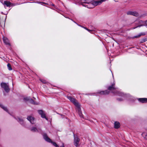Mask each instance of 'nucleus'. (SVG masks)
Here are the masks:
<instances>
[{
    "label": "nucleus",
    "instance_id": "f257e3e1",
    "mask_svg": "<svg viewBox=\"0 0 147 147\" xmlns=\"http://www.w3.org/2000/svg\"><path fill=\"white\" fill-rule=\"evenodd\" d=\"M115 83L114 82L112 85L108 87V89L109 90L111 91V92L113 94L122 97L121 98L117 99L118 101H122L124 99L129 98V100L130 102H132L134 101L135 99L134 97L130 96L129 94H124L120 91L117 90L118 89L117 88L115 87Z\"/></svg>",
    "mask_w": 147,
    "mask_h": 147
},
{
    "label": "nucleus",
    "instance_id": "f03ea898",
    "mask_svg": "<svg viewBox=\"0 0 147 147\" xmlns=\"http://www.w3.org/2000/svg\"><path fill=\"white\" fill-rule=\"evenodd\" d=\"M42 135L44 139L46 141L49 142L53 144V145L55 147H64V144L63 143H62V145L59 147V146L58 145H57L55 142H52L51 140L48 136L46 134L44 133L42 134Z\"/></svg>",
    "mask_w": 147,
    "mask_h": 147
},
{
    "label": "nucleus",
    "instance_id": "7ed1b4c3",
    "mask_svg": "<svg viewBox=\"0 0 147 147\" xmlns=\"http://www.w3.org/2000/svg\"><path fill=\"white\" fill-rule=\"evenodd\" d=\"M109 92L107 90H106L105 91H100L99 90L97 92L89 94L90 95H97V94H100V95L102 94H109Z\"/></svg>",
    "mask_w": 147,
    "mask_h": 147
},
{
    "label": "nucleus",
    "instance_id": "20e7f679",
    "mask_svg": "<svg viewBox=\"0 0 147 147\" xmlns=\"http://www.w3.org/2000/svg\"><path fill=\"white\" fill-rule=\"evenodd\" d=\"M1 88H3L5 92H9L10 89L8 83L2 82L1 84Z\"/></svg>",
    "mask_w": 147,
    "mask_h": 147
},
{
    "label": "nucleus",
    "instance_id": "39448f33",
    "mask_svg": "<svg viewBox=\"0 0 147 147\" xmlns=\"http://www.w3.org/2000/svg\"><path fill=\"white\" fill-rule=\"evenodd\" d=\"M67 98L71 102L73 103L76 107L80 105L78 102L76 100L71 96H67Z\"/></svg>",
    "mask_w": 147,
    "mask_h": 147
},
{
    "label": "nucleus",
    "instance_id": "423d86ee",
    "mask_svg": "<svg viewBox=\"0 0 147 147\" xmlns=\"http://www.w3.org/2000/svg\"><path fill=\"white\" fill-rule=\"evenodd\" d=\"M136 23L138 24V26L136 27L133 28V29H134L138 27H140L142 26H145V21H143L141 20H139L138 21H136Z\"/></svg>",
    "mask_w": 147,
    "mask_h": 147
},
{
    "label": "nucleus",
    "instance_id": "0eeeda50",
    "mask_svg": "<svg viewBox=\"0 0 147 147\" xmlns=\"http://www.w3.org/2000/svg\"><path fill=\"white\" fill-rule=\"evenodd\" d=\"M76 110L78 112V113L81 118H83V114L82 113L81 109V106L80 105H79L76 107Z\"/></svg>",
    "mask_w": 147,
    "mask_h": 147
},
{
    "label": "nucleus",
    "instance_id": "6e6552de",
    "mask_svg": "<svg viewBox=\"0 0 147 147\" xmlns=\"http://www.w3.org/2000/svg\"><path fill=\"white\" fill-rule=\"evenodd\" d=\"M76 110L78 112V113L81 118H83V114L82 113L81 109V106L80 105H79L76 107Z\"/></svg>",
    "mask_w": 147,
    "mask_h": 147
},
{
    "label": "nucleus",
    "instance_id": "1a4fd4ad",
    "mask_svg": "<svg viewBox=\"0 0 147 147\" xmlns=\"http://www.w3.org/2000/svg\"><path fill=\"white\" fill-rule=\"evenodd\" d=\"M38 112L42 118H45L47 120H48V119L46 117L45 112L41 110H39L38 111Z\"/></svg>",
    "mask_w": 147,
    "mask_h": 147
},
{
    "label": "nucleus",
    "instance_id": "9d476101",
    "mask_svg": "<svg viewBox=\"0 0 147 147\" xmlns=\"http://www.w3.org/2000/svg\"><path fill=\"white\" fill-rule=\"evenodd\" d=\"M127 15H131L135 16H139L138 13L136 11H129L127 12Z\"/></svg>",
    "mask_w": 147,
    "mask_h": 147
},
{
    "label": "nucleus",
    "instance_id": "9b49d317",
    "mask_svg": "<svg viewBox=\"0 0 147 147\" xmlns=\"http://www.w3.org/2000/svg\"><path fill=\"white\" fill-rule=\"evenodd\" d=\"M27 119L32 124H34L35 123V119L33 117L28 116L27 117Z\"/></svg>",
    "mask_w": 147,
    "mask_h": 147
},
{
    "label": "nucleus",
    "instance_id": "f8f14e48",
    "mask_svg": "<svg viewBox=\"0 0 147 147\" xmlns=\"http://www.w3.org/2000/svg\"><path fill=\"white\" fill-rule=\"evenodd\" d=\"M3 4L5 7V5L8 7H10V6H12L15 5H13L9 1H4Z\"/></svg>",
    "mask_w": 147,
    "mask_h": 147
},
{
    "label": "nucleus",
    "instance_id": "ddd939ff",
    "mask_svg": "<svg viewBox=\"0 0 147 147\" xmlns=\"http://www.w3.org/2000/svg\"><path fill=\"white\" fill-rule=\"evenodd\" d=\"M80 141V139L77 137H74V145L76 146L78 145Z\"/></svg>",
    "mask_w": 147,
    "mask_h": 147
},
{
    "label": "nucleus",
    "instance_id": "4468645a",
    "mask_svg": "<svg viewBox=\"0 0 147 147\" xmlns=\"http://www.w3.org/2000/svg\"><path fill=\"white\" fill-rule=\"evenodd\" d=\"M3 40L4 43L6 45L9 46L10 45V44L9 42V41L8 39L6 37H3Z\"/></svg>",
    "mask_w": 147,
    "mask_h": 147
},
{
    "label": "nucleus",
    "instance_id": "2eb2a0df",
    "mask_svg": "<svg viewBox=\"0 0 147 147\" xmlns=\"http://www.w3.org/2000/svg\"><path fill=\"white\" fill-rule=\"evenodd\" d=\"M30 130L33 132H39L41 131L40 129H38L36 127H33L30 129Z\"/></svg>",
    "mask_w": 147,
    "mask_h": 147
},
{
    "label": "nucleus",
    "instance_id": "dca6fc26",
    "mask_svg": "<svg viewBox=\"0 0 147 147\" xmlns=\"http://www.w3.org/2000/svg\"><path fill=\"white\" fill-rule=\"evenodd\" d=\"M138 100L142 103L147 102V98H139L138 99Z\"/></svg>",
    "mask_w": 147,
    "mask_h": 147
},
{
    "label": "nucleus",
    "instance_id": "f3484780",
    "mask_svg": "<svg viewBox=\"0 0 147 147\" xmlns=\"http://www.w3.org/2000/svg\"><path fill=\"white\" fill-rule=\"evenodd\" d=\"M16 120L20 124L22 125H23L24 122V120L23 119L19 117H18L17 119H16Z\"/></svg>",
    "mask_w": 147,
    "mask_h": 147
},
{
    "label": "nucleus",
    "instance_id": "a211bd4d",
    "mask_svg": "<svg viewBox=\"0 0 147 147\" xmlns=\"http://www.w3.org/2000/svg\"><path fill=\"white\" fill-rule=\"evenodd\" d=\"M120 127L119 123L117 121L115 122L114 123V128L116 129Z\"/></svg>",
    "mask_w": 147,
    "mask_h": 147
},
{
    "label": "nucleus",
    "instance_id": "6ab92c4d",
    "mask_svg": "<svg viewBox=\"0 0 147 147\" xmlns=\"http://www.w3.org/2000/svg\"><path fill=\"white\" fill-rule=\"evenodd\" d=\"M142 136L144 138L147 140V132H143L142 134Z\"/></svg>",
    "mask_w": 147,
    "mask_h": 147
},
{
    "label": "nucleus",
    "instance_id": "aec40b11",
    "mask_svg": "<svg viewBox=\"0 0 147 147\" xmlns=\"http://www.w3.org/2000/svg\"><path fill=\"white\" fill-rule=\"evenodd\" d=\"M0 107L2 108L4 110L6 111L7 112H8V110L6 107L4 106L3 105L0 104Z\"/></svg>",
    "mask_w": 147,
    "mask_h": 147
},
{
    "label": "nucleus",
    "instance_id": "412c9836",
    "mask_svg": "<svg viewBox=\"0 0 147 147\" xmlns=\"http://www.w3.org/2000/svg\"><path fill=\"white\" fill-rule=\"evenodd\" d=\"M30 100V102L31 103L34 105H37L38 104L36 102L32 99H31Z\"/></svg>",
    "mask_w": 147,
    "mask_h": 147
},
{
    "label": "nucleus",
    "instance_id": "4be33fe9",
    "mask_svg": "<svg viewBox=\"0 0 147 147\" xmlns=\"http://www.w3.org/2000/svg\"><path fill=\"white\" fill-rule=\"evenodd\" d=\"M7 67H8V69L10 71V70H12V68L11 67V65L10 64L8 63L7 64Z\"/></svg>",
    "mask_w": 147,
    "mask_h": 147
},
{
    "label": "nucleus",
    "instance_id": "5701e85b",
    "mask_svg": "<svg viewBox=\"0 0 147 147\" xmlns=\"http://www.w3.org/2000/svg\"><path fill=\"white\" fill-rule=\"evenodd\" d=\"M142 35V33H140L139 35H136V36H134L132 37V38L134 39L135 38H138L140 37L141 35Z\"/></svg>",
    "mask_w": 147,
    "mask_h": 147
},
{
    "label": "nucleus",
    "instance_id": "b1692460",
    "mask_svg": "<svg viewBox=\"0 0 147 147\" xmlns=\"http://www.w3.org/2000/svg\"><path fill=\"white\" fill-rule=\"evenodd\" d=\"M36 3H38V4H40L41 5H43L42 4H47V3H45V2H40V1H37Z\"/></svg>",
    "mask_w": 147,
    "mask_h": 147
},
{
    "label": "nucleus",
    "instance_id": "393cba45",
    "mask_svg": "<svg viewBox=\"0 0 147 147\" xmlns=\"http://www.w3.org/2000/svg\"><path fill=\"white\" fill-rule=\"evenodd\" d=\"M147 41V39L146 38H145L143 39L142 40L141 42V43H143L144 42H145L146 41Z\"/></svg>",
    "mask_w": 147,
    "mask_h": 147
},
{
    "label": "nucleus",
    "instance_id": "a878e982",
    "mask_svg": "<svg viewBox=\"0 0 147 147\" xmlns=\"http://www.w3.org/2000/svg\"><path fill=\"white\" fill-rule=\"evenodd\" d=\"M40 80L43 83L45 84L47 83V81L43 79H40Z\"/></svg>",
    "mask_w": 147,
    "mask_h": 147
},
{
    "label": "nucleus",
    "instance_id": "bb28decb",
    "mask_svg": "<svg viewBox=\"0 0 147 147\" xmlns=\"http://www.w3.org/2000/svg\"><path fill=\"white\" fill-rule=\"evenodd\" d=\"M72 21H73L74 23H75L76 24H77V25H78L79 26H80V27H83L81 25H79L76 22H75L72 19H71Z\"/></svg>",
    "mask_w": 147,
    "mask_h": 147
},
{
    "label": "nucleus",
    "instance_id": "cd10ccee",
    "mask_svg": "<svg viewBox=\"0 0 147 147\" xmlns=\"http://www.w3.org/2000/svg\"><path fill=\"white\" fill-rule=\"evenodd\" d=\"M24 100L25 101H28L29 100V99L28 97H25L24 98Z\"/></svg>",
    "mask_w": 147,
    "mask_h": 147
},
{
    "label": "nucleus",
    "instance_id": "c85d7f7f",
    "mask_svg": "<svg viewBox=\"0 0 147 147\" xmlns=\"http://www.w3.org/2000/svg\"><path fill=\"white\" fill-rule=\"evenodd\" d=\"M82 28H84L86 30L88 31L89 32H90V31H91L90 30H89L86 27H82Z\"/></svg>",
    "mask_w": 147,
    "mask_h": 147
},
{
    "label": "nucleus",
    "instance_id": "c756f323",
    "mask_svg": "<svg viewBox=\"0 0 147 147\" xmlns=\"http://www.w3.org/2000/svg\"><path fill=\"white\" fill-rule=\"evenodd\" d=\"M145 26L146 27H147V20L146 21H145Z\"/></svg>",
    "mask_w": 147,
    "mask_h": 147
},
{
    "label": "nucleus",
    "instance_id": "7c9ffc66",
    "mask_svg": "<svg viewBox=\"0 0 147 147\" xmlns=\"http://www.w3.org/2000/svg\"><path fill=\"white\" fill-rule=\"evenodd\" d=\"M87 7H88V8H92V7H88V5H87Z\"/></svg>",
    "mask_w": 147,
    "mask_h": 147
},
{
    "label": "nucleus",
    "instance_id": "2f4dec72",
    "mask_svg": "<svg viewBox=\"0 0 147 147\" xmlns=\"http://www.w3.org/2000/svg\"><path fill=\"white\" fill-rule=\"evenodd\" d=\"M52 6H54V5H54V4H52Z\"/></svg>",
    "mask_w": 147,
    "mask_h": 147
},
{
    "label": "nucleus",
    "instance_id": "473e14b6",
    "mask_svg": "<svg viewBox=\"0 0 147 147\" xmlns=\"http://www.w3.org/2000/svg\"><path fill=\"white\" fill-rule=\"evenodd\" d=\"M82 5H83V6H85L86 7V6L84 5V4H83Z\"/></svg>",
    "mask_w": 147,
    "mask_h": 147
},
{
    "label": "nucleus",
    "instance_id": "72a5a7b5",
    "mask_svg": "<svg viewBox=\"0 0 147 147\" xmlns=\"http://www.w3.org/2000/svg\"><path fill=\"white\" fill-rule=\"evenodd\" d=\"M112 75H113V74H112Z\"/></svg>",
    "mask_w": 147,
    "mask_h": 147
}]
</instances>
